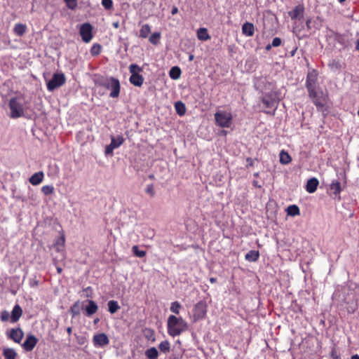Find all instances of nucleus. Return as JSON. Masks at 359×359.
I'll use <instances>...</instances> for the list:
<instances>
[{
  "mask_svg": "<svg viewBox=\"0 0 359 359\" xmlns=\"http://www.w3.org/2000/svg\"><path fill=\"white\" fill-rule=\"evenodd\" d=\"M341 191V183L337 180H333L330 186V195L333 196L334 198L341 199L340 193Z\"/></svg>",
  "mask_w": 359,
  "mask_h": 359,
  "instance_id": "nucleus-14",
  "label": "nucleus"
},
{
  "mask_svg": "<svg viewBox=\"0 0 359 359\" xmlns=\"http://www.w3.org/2000/svg\"><path fill=\"white\" fill-rule=\"evenodd\" d=\"M67 332L68 333L69 335H71V334L72 332V327H68L67 328Z\"/></svg>",
  "mask_w": 359,
  "mask_h": 359,
  "instance_id": "nucleus-58",
  "label": "nucleus"
},
{
  "mask_svg": "<svg viewBox=\"0 0 359 359\" xmlns=\"http://www.w3.org/2000/svg\"><path fill=\"white\" fill-rule=\"evenodd\" d=\"M330 355L333 359H341L340 355H339L337 353V351L334 348H332Z\"/></svg>",
  "mask_w": 359,
  "mask_h": 359,
  "instance_id": "nucleus-51",
  "label": "nucleus"
},
{
  "mask_svg": "<svg viewBox=\"0 0 359 359\" xmlns=\"http://www.w3.org/2000/svg\"><path fill=\"white\" fill-rule=\"evenodd\" d=\"M182 71L177 66L172 67L169 72L170 77L174 80L178 79L180 77Z\"/></svg>",
  "mask_w": 359,
  "mask_h": 359,
  "instance_id": "nucleus-31",
  "label": "nucleus"
},
{
  "mask_svg": "<svg viewBox=\"0 0 359 359\" xmlns=\"http://www.w3.org/2000/svg\"><path fill=\"white\" fill-rule=\"evenodd\" d=\"M318 72L316 69L309 71L306 75L305 86L309 93V97L317 108H323L325 101L323 92L318 85Z\"/></svg>",
  "mask_w": 359,
  "mask_h": 359,
  "instance_id": "nucleus-1",
  "label": "nucleus"
},
{
  "mask_svg": "<svg viewBox=\"0 0 359 359\" xmlns=\"http://www.w3.org/2000/svg\"><path fill=\"white\" fill-rule=\"evenodd\" d=\"M56 269H57V272L58 273H62V269L60 266H56Z\"/></svg>",
  "mask_w": 359,
  "mask_h": 359,
  "instance_id": "nucleus-60",
  "label": "nucleus"
},
{
  "mask_svg": "<svg viewBox=\"0 0 359 359\" xmlns=\"http://www.w3.org/2000/svg\"><path fill=\"white\" fill-rule=\"evenodd\" d=\"M113 26H114L115 28H118V27H119V22H114V23H113Z\"/></svg>",
  "mask_w": 359,
  "mask_h": 359,
  "instance_id": "nucleus-61",
  "label": "nucleus"
},
{
  "mask_svg": "<svg viewBox=\"0 0 359 359\" xmlns=\"http://www.w3.org/2000/svg\"><path fill=\"white\" fill-rule=\"evenodd\" d=\"M351 359H359V355L355 354L351 356Z\"/></svg>",
  "mask_w": 359,
  "mask_h": 359,
  "instance_id": "nucleus-62",
  "label": "nucleus"
},
{
  "mask_svg": "<svg viewBox=\"0 0 359 359\" xmlns=\"http://www.w3.org/2000/svg\"><path fill=\"white\" fill-rule=\"evenodd\" d=\"M330 38L332 39L334 41L337 42L341 46L339 50H344L349 46L348 36L346 34H340L331 31Z\"/></svg>",
  "mask_w": 359,
  "mask_h": 359,
  "instance_id": "nucleus-8",
  "label": "nucleus"
},
{
  "mask_svg": "<svg viewBox=\"0 0 359 359\" xmlns=\"http://www.w3.org/2000/svg\"><path fill=\"white\" fill-rule=\"evenodd\" d=\"M144 79L142 76V75L140 74L139 73L134 74L133 72V74L130 75L129 78L130 83L137 87L142 86V85L144 83Z\"/></svg>",
  "mask_w": 359,
  "mask_h": 359,
  "instance_id": "nucleus-18",
  "label": "nucleus"
},
{
  "mask_svg": "<svg viewBox=\"0 0 359 359\" xmlns=\"http://www.w3.org/2000/svg\"><path fill=\"white\" fill-rule=\"evenodd\" d=\"M304 8L303 5L296 6L292 11L288 12V15L293 20H300L303 18Z\"/></svg>",
  "mask_w": 359,
  "mask_h": 359,
  "instance_id": "nucleus-15",
  "label": "nucleus"
},
{
  "mask_svg": "<svg viewBox=\"0 0 359 359\" xmlns=\"http://www.w3.org/2000/svg\"><path fill=\"white\" fill-rule=\"evenodd\" d=\"M272 46H272V44H268V45L266 46V50H269L271 48V47H272Z\"/></svg>",
  "mask_w": 359,
  "mask_h": 359,
  "instance_id": "nucleus-63",
  "label": "nucleus"
},
{
  "mask_svg": "<svg viewBox=\"0 0 359 359\" xmlns=\"http://www.w3.org/2000/svg\"><path fill=\"white\" fill-rule=\"evenodd\" d=\"M273 47H278L281 44V39L279 37H275L271 43Z\"/></svg>",
  "mask_w": 359,
  "mask_h": 359,
  "instance_id": "nucleus-50",
  "label": "nucleus"
},
{
  "mask_svg": "<svg viewBox=\"0 0 359 359\" xmlns=\"http://www.w3.org/2000/svg\"><path fill=\"white\" fill-rule=\"evenodd\" d=\"M207 305L203 301L198 302L193 309V322L196 323L205 318L207 312Z\"/></svg>",
  "mask_w": 359,
  "mask_h": 359,
  "instance_id": "nucleus-7",
  "label": "nucleus"
},
{
  "mask_svg": "<svg viewBox=\"0 0 359 359\" xmlns=\"http://www.w3.org/2000/svg\"><path fill=\"white\" fill-rule=\"evenodd\" d=\"M292 161L290 156L287 152L285 151H281L280 153V163L286 165L288 164Z\"/></svg>",
  "mask_w": 359,
  "mask_h": 359,
  "instance_id": "nucleus-33",
  "label": "nucleus"
},
{
  "mask_svg": "<svg viewBox=\"0 0 359 359\" xmlns=\"http://www.w3.org/2000/svg\"><path fill=\"white\" fill-rule=\"evenodd\" d=\"M252 184H253L254 187H257V188H261L262 187V185L259 184V182L257 180H254L252 182Z\"/></svg>",
  "mask_w": 359,
  "mask_h": 359,
  "instance_id": "nucleus-55",
  "label": "nucleus"
},
{
  "mask_svg": "<svg viewBox=\"0 0 359 359\" xmlns=\"http://www.w3.org/2000/svg\"><path fill=\"white\" fill-rule=\"evenodd\" d=\"M151 32V27L148 24L142 25L140 31V36L143 39L147 38Z\"/></svg>",
  "mask_w": 359,
  "mask_h": 359,
  "instance_id": "nucleus-35",
  "label": "nucleus"
},
{
  "mask_svg": "<svg viewBox=\"0 0 359 359\" xmlns=\"http://www.w3.org/2000/svg\"><path fill=\"white\" fill-rule=\"evenodd\" d=\"M198 39L202 41H207L210 39L208 29L204 27L199 28L197 31Z\"/></svg>",
  "mask_w": 359,
  "mask_h": 359,
  "instance_id": "nucleus-30",
  "label": "nucleus"
},
{
  "mask_svg": "<svg viewBox=\"0 0 359 359\" xmlns=\"http://www.w3.org/2000/svg\"><path fill=\"white\" fill-rule=\"evenodd\" d=\"M318 184H319V182L317 178L312 177V178L309 179L307 181L306 185V191L309 192V194L314 193L316 191Z\"/></svg>",
  "mask_w": 359,
  "mask_h": 359,
  "instance_id": "nucleus-20",
  "label": "nucleus"
},
{
  "mask_svg": "<svg viewBox=\"0 0 359 359\" xmlns=\"http://www.w3.org/2000/svg\"><path fill=\"white\" fill-rule=\"evenodd\" d=\"M194 60V55H190L189 57V61H192Z\"/></svg>",
  "mask_w": 359,
  "mask_h": 359,
  "instance_id": "nucleus-64",
  "label": "nucleus"
},
{
  "mask_svg": "<svg viewBox=\"0 0 359 359\" xmlns=\"http://www.w3.org/2000/svg\"><path fill=\"white\" fill-rule=\"evenodd\" d=\"M109 339L104 333L97 334L93 337V344L95 346L103 347L108 345Z\"/></svg>",
  "mask_w": 359,
  "mask_h": 359,
  "instance_id": "nucleus-13",
  "label": "nucleus"
},
{
  "mask_svg": "<svg viewBox=\"0 0 359 359\" xmlns=\"http://www.w3.org/2000/svg\"><path fill=\"white\" fill-rule=\"evenodd\" d=\"M175 108L177 114L182 116L186 113V106L182 101H177L175 103Z\"/></svg>",
  "mask_w": 359,
  "mask_h": 359,
  "instance_id": "nucleus-29",
  "label": "nucleus"
},
{
  "mask_svg": "<svg viewBox=\"0 0 359 359\" xmlns=\"http://www.w3.org/2000/svg\"><path fill=\"white\" fill-rule=\"evenodd\" d=\"M102 5L107 10H111L113 8L112 0H102Z\"/></svg>",
  "mask_w": 359,
  "mask_h": 359,
  "instance_id": "nucleus-45",
  "label": "nucleus"
},
{
  "mask_svg": "<svg viewBox=\"0 0 359 359\" xmlns=\"http://www.w3.org/2000/svg\"><path fill=\"white\" fill-rule=\"evenodd\" d=\"M158 348L160 351L164 353H168L170 349V344L168 341H163L160 343Z\"/></svg>",
  "mask_w": 359,
  "mask_h": 359,
  "instance_id": "nucleus-38",
  "label": "nucleus"
},
{
  "mask_svg": "<svg viewBox=\"0 0 359 359\" xmlns=\"http://www.w3.org/2000/svg\"><path fill=\"white\" fill-rule=\"evenodd\" d=\"M81 309H82V303L80 301L75 302L70 307L69 312L72 314V318L80 315Z\"/></svg>",
  "mask_w": 359,
  "mask_h": 359,
  "instance_id": "nucleus-23",
  "label": "nucleus"
},
{
  "mask_svg": "<svg viewBox=\"0 0 359 359\" xmlns=\"http://www.w3.org/2000/svg\"><path fill=\"white\" fill-rule=\"evenodd\" d=\"M145 192L149 194L151 197H154L155 195V191L154 189V185L152 184H149L147 186L145 189Z\"/></svg>",
  "mask_w": 359,
  "mask_h": 359,
  "instance_id": "nucleus-47",
  "label": "nucleus"
},
{
  "mask_svg": "<svg viewBox=\"0 0 359 359\" xmlns=\"http://www.w3.org/2000/svg\"><path fill=\"white\" fill-rule=\"evenodd\" d=\"M259 257V252L258 250H252L246 253L245 258L248 262H256Z\"/></svg>",
  "mask_w": 359,
  "mask_h": 359,
  "instance_id": "nucleus-27",
  "label": "nucleus"
},
{
  "mask_svg": "<svg viewBox=\"0 0 359 359\" xmlns=\"http://www.w3.org/2000/svg\"><path fill=\"white\" fill-rule=\"evenodd\" d=\"M232 118L231 114L226 111H218L215 114V123L221 128H229Z\"/></svg>",
  "mask_w": 359,
  "mask_h": 359,
  "instance_id": "nucleus-5",
  "label": "nucleus"
},
{
  "mask_svg": "<svg viewBox=\"0 0 359 359\" xmlns=\"http://www.w3.org/2000/svg\"><path fill=\"white\" fill-rule=\"evenodd\" d=\"M160 38L161 34L159 32H154L150 36L149 41L151 43L157 45L159 43Z\"/></svg>",
  "mask_w": 359,
  "mask_h": 359,
  "instance_id": "nucleus-40",
  "label": "nucleus"
},
{
  "mask_svg": "<svg viewBox=\"0 0 359 359\" xmlns=\"http://www.w3.org/2000/svg\"><path fill=\"white\" fill-rule=\"evenodd\" d=\"M102 46L98 43H95L90 48V54L93 56L98 55L101 52Z\"/></svg>",
  "mask_w": 359,
  "mask_h": 359,
  "instance_id": "nucleus-41",
  "label": "nucleus"
},
{
  "mask_svg": "<svg viewBox=\"0 0 359 359\" xmlns=\"http://www.w3.org/2000/svg\"><path fill=\"white\" fill-rule=\"evenodd\" d=\"M178 13V8L175 6L172 7V10H171V13L172 15H175Z\"/></svg>",
  "mask_w": 359,
  "mask_h": 359,
  "instance_id": "nucleus-54",
  "label": "nucleus"
},
{
  "mask_svg": "<svg viewBox=\"0 0 359 359\" xmlns=\"http://www.w3.org/2000/svg\"><path fill=\"white\" fill-rule=\"evenodd\" d=\"M182 305L180 304V303L177 301H175L171 303L170 310L172 313L175 314H179Z\"/></svg>",
  "mask_w": 359,
  "mask_h": 359,
  "instance_id": "nucleus-36",
  "label": "nucleus"
},
{
  "mask_svg": "<svg viewBox=\"0 0 359 359\" xmlns=\"http://www.w3.org/2000/svg\"><path fill=\"white\" fill-rule=\"evenodd\" d=\"M124 142V138L118 135L117 137L111 136V143L106 146L105 147V154L112 155L114 149L119 147Z\"/></svg>",
  "mask_w": 359,
  "mask_h": 359,
  "instance_id": "nucleus-9",
  "label": "nucleus"
},
{
  "mask_svg": "<svg viewBox=\"0 0 359 359\" xmlns=\"http://www.w3.org/2000/svg\"><path fill=\"white\" fill-rule=\"evenodd\" d=\"M145 355L149 359H157L158 357V351L155 347H151L146 350Z\"/></svg>",
  "mask_w": 359,
  "mask_h": 359,
  "instance_id": "nucleus-32",
  "label": "nucleus"
},
{
  "mask_svg": "<svg viewBox=\"0 0 359 359\" xmlns=\"http://www.w3.org/2000/svg\"><path fill=\"white\" fill-rule=\"evenodd\" d=\"M66 82V78L63 73H55L51 79L47 81V89L53 92L56 88H60Z\"/></svg>",
  "mask_w": 359,
  "mask_h": 359,
  "instance_id": "nucleus-6",
  "label": "nucleus"
},
{
  "mask_svg": "<svg viewBox=\"0 0 359 359\" xmlns=\"http://www.w3.org/2000/svg\"><path fill=\"white\" fill-rule=\"evenodd\" d=\"M132 252L135 257L139 258L144 257L146 255V251L140 250L137 245H134L132 248Z\"/></svg>",
  "mask_w": 359,
  "mask_h": 359,
  "instance_id": "nucleus-37",
  "label": "nucleus"
},
{
  "mask_svg": "<svg viewBox=\"0 0 359 359\" xmlns=\"http://www.w3.org/2000/svg\"><path fill=\"white\" fill-rule=\"evenodd\" d=\"M65 238L64 236H61V237H59L57 241H56V243H55V245L59 246V245H61V246H63L65 245ZM60 250V249L59 248V247H57V251L59 252Z\"/></svg>",
  "mask_w": 359,
  "mask_h": 359,
  "instance_id": "nucleus-49",
  "label": "nucleus"
},
{
  "mask_svg": "<svg viewBox=\"0 0 359 359\" xmlns=\"http://www.w3.org/2000/svg\"><path fill=\"white\" fill-rule=\"evenodd\" d=\"M142 71V68L139 67L137 64H131L129 66V72L131 74H133V72L134 74H137Z\"/></svg>",
  "mask_w": 359,
  "mask_h": 359,
  "instance_id": "nucleus-44",
  "label": "nucleus"
},
{
  "mask_svg": "<svg viewBox=\"0 0 359 359\" xmlns=\"http://www.w3.org/2000/svg\"><path fill=\"white\" fill-rule=\"evenodd\" d=\"M168 333L172 337L180 335L189 328L187 323L182 318L171 315L167 322Z\"/></svg>",
  "mask_w": 359,
  "mask_h": 359,
  "instance_id": "nucleus-3",
  "label": "nucleus"
},
{
  "mask_svg": "<svg viewBox=\"0 0 359 359\" xmlns=\"http://www.w3.org/2000/svg\"><path fill=\"white\" fill-rule=\"evenodd\" d=\"M93 81L97 87H103L110 90L109 97L117 98L120 95L121 85L118 79L113 76H105L100 74H95Z\"/></svg>",
  "mask_w": 359,
  "mask_h": 359,
  "instance_id": "nucleus-2",
  "label": "nucleus"
},
{
  "mask_svg": "<svg viewBox=\"0 0 359 359\" xmlns=\"http://www.w3.org/2000/svg\"><path fill=\"white\" fill-rule=\"evenodd\" d=\"M39 284V281L36 279V276L34 278H29V285L31 287H36Z\"/></svg>",
  "mask_w": 359,
  "mask_h": 359,
  "instance_id": "nucleus-48",
  "label": "nucleus"
},
{
  "mask_svg": "<svg viewBox=\"0 0 359 359\" xmlns=\"http://www.w3.org/2000/svg\"><path fill=\"white\" fill-rule=\"evenodd\" d=\"M54 187L53 185H45L41 188V192L45 196H49L54 193Z\"/></svg>",
  "mask_w": 359,
  "mask_h": 359,
  "instance_id": "nucleus-39",
  "label": "nucleus"
},
{
  "mask_svg": "<svg viewBox=\"0 0 359 359\" xmlns=\"http://www.w3.org/2000/svg\"><path fill=\"white\" fill-rule=\"evenodd\" d=\"M313 22H312V20L311 18L308 19L306 22V26L307 27V29L308 30H311L313 27Z\"/></svg>",
  "mask_w": 359,
  "mask_h": 359,
  "instance_id": "nucleus-52",
  "label": "nucleus"
},
{
  "mask_svg": "<svg viewBox=\"0 0 359 359\" xmlns=\"http://www.w3.org/2000/svg\"><path fill=\"white\" fill-rule=\"evenodd\" d=\"M9 318H10V313L8 311H7L6 310L1 311V313L0 314V319L1 321L6 322L8 320Z\"/></svg>",
  "mask_w": 359,
  "mask_h": 359,
  "instance_id": "nucleus-46",
  "label": "nucleus"
},
{
  "mask_svg": "<svg viewBox=\"0 0 359 359\" xmlns=\"http://www.w3.org/2000/svg\"><path fill=\"white\" fill-rule=\"evenodd\" d=\"M27 31V26L25 24L17 23L13 27V32L18 36H23Z\"/></svg>",
  "mask_w": 359,
  "mask_h": 359,
  "instance_id": "nucleus-26",
  "label": "nucleus"
},
{
  "mask_svg": "<svg viewBox=\"0 0 359 359\" xmlns=\"http://www.w3.org/2000/svg\"><path fill=\"white\" fill-rule=\"evenodd\" d=\"M43 177V172L42 171H39L32 175L29 179V181L32 185L36 186L42 182Z\"/></svg>",
  "mask_w": 359,
  "mask_h": 359,
  "instance_id": "nucleus-21",
  "label": "nucleus"
},
{
  "mask_svg": "<svg viewBox=\"0 0 359 359\" xmlns=\"http://www.w3.org/2000/svg\"><path fill=\"white\" fill-rule=\"evenodd\" d=\"M144 337L149 341H155L154 331L151 329H146L144 330Z\"/></svg>",
  "mask_w": 359,
  "mask_h": 359,
  "instance_id": "nucleus-42",
  "label": "nucleus"
},
{
  "mask_svg": "<svg viewBox=\"0 0 359 359\" xmlns=\"http://www.w3.org/2000/svg\"><path fill=\"white\" fill-rule=\"evenodd\" d=\"M24 337V332L20 327L13 328L10 331L8 337L15 343H20Z\"/></svg>",
  "mask_w": 359,
  "mask_h": 359,
  "instance_id": "nucleus-16",
  "label": "nucleus"
},
{
  "mask_svg": "<svg viewBox=\"0 0 359 359\" xmlns=\"http://www.w3.org/2000/svg\"><path fill=\"white\" fill-rule=\"evenodd\" d=\"M243 34L247 36H252L255 32L254 25L251 22H246L242 26Z\"/></svg>",
  "mask_w": 359,
  "mask_h": 359,
  "instance_id": "nucleus-22",
  "label": "nucleus"
},
{
  "mask_svg": "<svg viewBox=\"0 0 359 359\" xmlns=\"http://www.w3.org/2000/svg\"><path fill=\"white\" fill-rule=\"evenodd\" d=\"M22 315V309L19 304H15L11 311V321L16 323Z\"/></svg>",
  "mask_w": 359,
  "mask_h": 359,
  "instance_id": "nucleus-19",
  "label": "nucleus"
},
{
  "mask_svg": "<svg viewBox=\"0 0 359 359\" xmlns=\"http://www.w3.org/2000/svg\"><path fill=\"white\" fill-rule=\"evenodd\" d=\"M327 66L332 72H337L341 69V64L339 60L332 59L330 60Z\"/></svg>",
  "mask_w": 359,
  "mask_h": 359,
  "instance_id": "nucleus-24",
  "label": "nucleus"
},
{
  "mask_svg": "<svg viewBox=\"0 0 359 359\" xmlns=\"http://www.w3.org/2000/svg\"><path fill=\"white\" fill-rule=\"evenodd\" d=\"M246 162H247V165H246L247 167H252L254 165V160L250 157H248L246 158Z\"/></svg>",
  "mask_w": 359,
  "mask_h": 359,
  "instance_id": "nucleus-53",
  "label": "nucleus"
},
{
  "mask_svg": "<svg viewBox=\"0 0 359 359\" xmlns=\"http://www.w3.org/2000/svg\"><path fill=\"white\" fill-rule=\"evenodd\" d=\"M38 341L39 339L34 335L29 334L22 344V347L27 352L32 351L38 343Z\"/></svg>",
  "mask_w": 359,
  "mask_h": 359,
  "instance_id": "nucleus-12",
  "label": "nucleus"
},
{
  "mask_svg": "<svg viewBox=\"0 0 359 359\" xmlns=\"http://www.w3.org/2000/svg\"><path fill=\"white\" fill-rule=\"evenodd\" d=\"M297 50V47L294 48L290 52V55L291 57H293L295 55Z\"/></svg>",
  "mask_w": 359,
  "mask_h": 359,
  "instance_id": "nucleus-57",
  "label": "nucleus"
},
{
  "mask_svg": "<svg viewBox=\"0 0 359 359\" xmlns=\"http://www.w3.org/2000/svg\"><path fill=\"white\" fill-rule=\"evenodd\" d=\"M262 103L267 109H273L274 110L277 107V102L271 95L266 94L262 97Z\"/></svg>",
  "mask_w": 359,
  "mask_h": 359,
  "instance_id": "nucleus-17",
  "label": "nucleus"
},
{
  "mask_svg": "<svg viewBox=\"0 0 359 359\" xmlns=\"http://www.w3.org/2000/svg\"><path fill=\"white\" fill-rule=\"evenodd\" d=\"M8 106L11 110V118H18L24 116L23 105L19 97H12Z\"/></svg>",
  "mask_w": 359,
  "mask_h": 359,
  "instance_id": "nucleus-4",
  "label": "nucleus"
},
{
  "mask_svg": "<svg viewBox=\"0 0 359 359\" xmlns=\"http://www.w3.org/2000/svg\"><path fill=\"white\" fill-rule=\"evenodd\" d=\"M92 30L93 26L88 22H86L81 26L79 33L84 42L88 43L91 41L93 38Z\"/></svg>",
  "mask_w": 359,
  "mask_h": 359,
  "instance_id": "nucleus-10",
  "label": "nucleus"
},
{
  "mask_svg": "<svg viewBox=\"0 0 359 359\" xmlns=\"http://www.w3.org/2000/svg\"><path fill=\"white\" fill-rule=\"evenodd\" d=\"M210 282L212 283H215L217 282V278H214V277H211L210 278Z\"/></svg>",
  "mask_w": 359,
  "mask_h": 359,
  "instance_id": "nucleus-59",
  "label": "nucleus"
},
{
  "mask_svg": "<svg viewBox=\"0 0 359 359\" xmlns=\"http://www.w3.org/2000/svg\"><path fill=\"white\" fill-rule=\"evenodd\" d=\"M4 359H16L18 354L13 348H4L3 349Z\"/></svg>",
  "mask_w": 359,
  "mask_h": 359,
  "instance_id": "nucleus-25",
  "label": "nucleus"
},
{
  "mask_svg": "<svg viewBox=\"0 0 359 359\" xmlns=\"http://www.w3.org/2000/svg\"><path fill=\"white\" fill-rule=\"evenodd\" d=\"M355 50L358 52H359V37L357 39L356 41H355Z\"/></svg>",
  "mask_w": 359,
  "mask_h": 359,
  "instance_id": "nucleus-56",
  "label": "nucleus"
},
{
  "mask_svg": "<svg viewBox=\"0 0 359 359\" xmlns=\"http://www.w3.org/2000/svg\"><path fill=\"white\" fill-rule=\"evenodd\" d=\"M108 311L111 314L116 313L120 309V306L118 302L115 300H110L107 303Z\"/></svg>",
  "mask_w": 359,
  "mask_h": 359,
  "instance_id": "nucleus-28",
  "label": "nucleus"
},
{
  "mask_svg": "<svg viewBox=\"0 0 359 359\" xmlns=\"http://www.w3.org/2000/svg\"><path fill=\"white\" fill-rule=\"evenodd\" d=\"M67 7L70 10H75L77 7L78 0H64Z\"/></svg>",
  "mask_w": 359,
  "mask_h": 359,
  "instance_id": "nucleus-43",
  "label": "nucleus"
},
{
  "mask_svg": "<svg viewBox=\"0 0 359 359\" xmlns=\"http://www.w3.org/2000/svg\"><path fill=\"white\" fill-rule=\"evenodd\" d=\"M87 305L84 306L82 302V310L83 311L84 316L90 317L93 314L96 313L98 311V306L96 302L93 300H87Z\"/></svg>",
  "mask_w": 359,
  "mask_h": 359,
  "instance_id": "nucleus-11",
  "label": "nucleus"
},
{
  "mask_svg": "<svg viewBox=\"0 0 359 359\" xmlns=\"http://www.w3.org/2000/svg\"><path fill=\"white\" fill-rule=\"evenodd\" d=\"M287 213L290 216H297L300 214L299 208L296 205H289L286 210Z\"/></svg>",
  "mask_w": 359,
  "mask_h": 359,
  "instance_id": "nucleus-34",
  "label": "nucleus"
}]
</instances>
